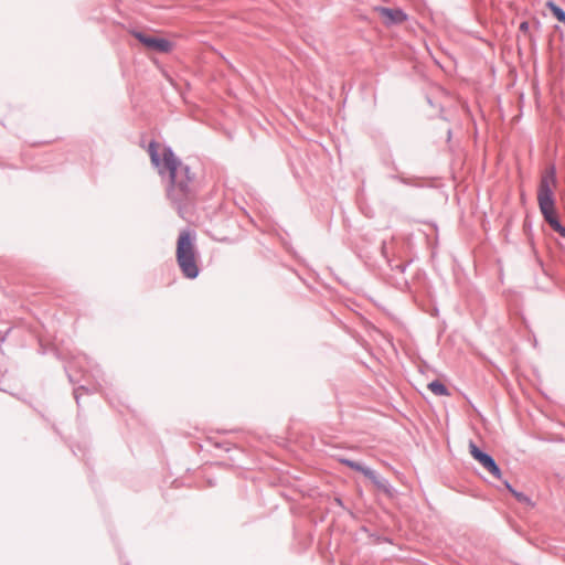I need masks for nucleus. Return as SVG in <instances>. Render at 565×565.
<instances>
[{"label": "nucleus", "mask_w": 565, "mask_h": 565, "mask_svg": "<svg viewBox=\"0 0 565 565\" xmlns=\"http://www.w3.org/2000/svg\"><path fill=\"white\" fill-rule=\"evenodd\" d=\"M548 225L562 237H565V226L559 222L558 218Z\"/></svg>", "instance_id": "nucleus-11"}, {"label": "nucleus", "mask_w": 565, "mask_h": 565, "mask_svg": "<svg viewBox=\"0 0 565 565\" xmlns=\"http://www.w3.org/2000/svg\"><path fill=\"white\" fill-rule=\"evenodd\" d=\"M428 388L436 396H448L450 394L447 386L438 380L430 382Z\"/></svg>", "instance_id": "nucleus-9"}, {"label": "nucleus", "mask_w": 565, "mask_h": 565, "mask_svg": "<svg viewBox=\"0 0 565 565\" xmlns=\"http://www.w3.org/2000/svg\"><path fill=\"white\" fill-rule=\"evenodd\" d=\"M81 390H85V387L81 386V387L74 390V397H75L77 403L79 402V391Z\"/></svg>", "instance_id": "nucleus-16"}, {"label": "nucleus", "mask_w": 565, "mask_h": 565, "mask_svg": "<svg viewBox=\"0 0 565 565\" xmlns=\"http://www.w3.org/2000/svg\"><path fill=\"white\" fill-rule=\"evenodd\" d=\"M503 483H504L505 489L509 490V492L511 494H513V491H515V489L512 487V484L509 481H507V480H504Z\"/></svg>", "instance_id": "nucleus-15"}, {"label": "nucleus", "mask_w": 565, "mask_h": 565, "mask_svg": "<svg viewBox=\"0 0 565 565\" xmlns=\"http://www.w3.org/2000/svg\"><path fill=\"white\" fill-rule=\"evenodd\" d=\"M158 148L159 145L156 141L149 143L148 152L151 163L158 168L161 175L166 173L169 175L167 196L177 209L178 214L184 218L196 194L195 173L191 171L188 164L175 157L170 147L163 149L161 160Z\"/></svg>", "instance_id": "nucleus-1"}, {"label": "nucleus", "mask_w": 565, "mask_h": 565, "mask_svg": "<svg viewBox=\"0 0 565 565\" xmlns=\"http://www.w3.org/2000/svg\"><path fill=\"white\" fill-rule=\"evenodd\" d=\"M555 183L556 171L554 167H551L542 175L537 190L539 207L547 224H551L558 218L555 211V200L552 189Z\"/></svg>", "instance_id": "nucleus-3"}, {"label": "nucleus", "mask_w": 565, "mask_h": 565, "mask_svg": "<svg viewBox=\"0 0 565 565\" xmlns=\"http://www.w3.org/2000/svg\"><path fill=\"white\" fill-rule=\"evenodd\" d=\"M340 463L355 470V471H359L361 472L363 476L365 475H372V469L360 463V462H356L354 460H351V459H348V458H339L338 459Z\"/></svg>", "instance_id": "nucleus-8"}, {"label": "nucleus", "mask_w": 565, "mask_h": 565, "mask_svg": "<svg viewBox=\"0 0 565 565\" xmlns=\"http://www.w3.org/2000/svg\"><path fill=\"white\" fill-rule=\"evenodd\" d=\"M546 8L552 12L557 21L565 24V11L559 6L550 0L546 2Z\"/></svg>", "instance_id": "nucleus-10"}, {"label": "nucleus", "mask_w": 565, "mask_h": 565, "mask_svg": "<svg viewBox=\"0 0 565 565\" xmlns=\"http://www.w3.org/2000/svg\"><path fill=\"white\" fill-rule=\"evenodd\" d=\"M394 178H395V179H398L401 182H403V183H406V184H407V182H406V180H405V179H403V178H398V177H394Z\"/></svg>", "instance_id": "nucleus-17"}, {"label": "nucleus", "mask_w": 565, "mask_h": 565, "mask_svg": "<svg viewBox=\"0 0 565 565\" xmlns=\"http://www.w3.org/2000/svg\"><path fill=\"white\" fill-rule=\"evenodd\" d=\"M469 450L472 458L478 461L486 470H488L494 478L501 479V469L495 462L494 458L488 452L481 450L473 441L469 443Z\"/></svg>", "instance_id": "nucleus-4"}, {"label": "nucleus", "mask_w": 565, "mask_h": 565, "mask_svg": "<svg viewBox=\"0 0 565 565\" xmlns=\"http://www.w3.org/2000/svg\"><path fill=\"white\" fill-rule=\"evenodd\" d=\"M10 331H11V328H9L4 333H2L0 331V344H2L6 341L8 334L10 333Z\"/></svg>", "instance_id": "nucleus-14"}, {"label": "nucleus", "mask_w": 565, "mask_h": 565, "mask_svg": "<svg viewBox=\"0 0 565 565\" xmlns=\"http://www.w3.org/2000/svg\"><path fill=\"white\" fill-rule=\"evenodd\" d=\"M195 234L189 230L181 231L177 243V262L182 274L194 279L199 276L200 269L196 264Z\"/></svg>", "instance_id": "nucleus-2"}, {"label": "nucleus", "mask_w": 565, "mask_h": 565, "mask_svg": "<svg viewBox=\"0 0 565 565\" xmlns=\"http://www.w3.org/2000/svg\"><path fill=\"white\" fill-rule=\"evenodd\" d=\"M529 29H530V23L527 21H523L520 23L519 30L521 32L526 33L529 31Z\"/></svg>", "instance_id": "nucleus-13"}, {"label": "nucleus", "mask_w": 565, "mask_h": 565, "mask_svg": "<svg viewBox=\"0 0 565 565\" xmlns=\"http://www.w3.org/2000/svg\"><path fill=\"white\" fill-rule=\"evenodd\" d=\"M376 10L380 15L385 20L386 24H401L407 20V14L398 8L379 7Z\"/></svg>", "instance_id": "nucleus-6"}, {"label": "nucleus", "mask_w": 565, "mask_h": 565, "mask_svg": "<svg viewBox=\"0 0 565 565\" xmlns=\"http://www.w3.org/2000/svg\"><path fill=\"white\" fill-rule=\"evenodd\" d=\"M519 502L521 503H526V504H531V499L524 494L523 492H520V491H513V494H512Z\"/></svg>", "instance_id": "nucleus-12"}, {"label": "nucleus", "mask_w": 565, "mask_h": 565, "mask_svg": "<svg viewBox=\"0 0 565 565\" xmlns=\"http://www.w3.org/2000/svg\"><path fill=\"white\" fill-rule=\"evenodd\" d=\"M132 34L140 43L151 51L168 53L172 50V43L167 39L151 36L140 31H134Z\"/></svg>", "instance_id": "nucleus-5"}, {"label": "nucleus", "mask_w": 565, "mask_h": 565, "mask_svg": "<svg viewBox=\"0 0 565 565\" xmlns=\"http://www.w3.org/2000/svg\"><path fill=\"white\" fill-rule=\"evenodd\" d=\"M365 477L369 478L379 490L383 491L388 497L394 495L395 490L390 483V481L377 475L373 469L372 475H365Z\"/></svg>", "instance_id": "nucleus-7"}]
</instances>
